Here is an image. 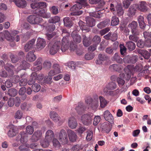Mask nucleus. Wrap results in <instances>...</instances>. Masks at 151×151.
<instances>
[{
    "mask_svg": "<svg viewBox=\"0 0 151 151\" xmlns=\"http://www.w3.org/2000/svg\"><path fill=\"white\" fill-rule=\"evenodd\" d=\"M22 116V113L20 111L18 110L16 112L15 118L17 119H20Z\"/></svg>",
    "mask_w": 151,
    "mask_h": 151,
    "instance_id": "obj_63",
    "label": "nucleus"
},
{
    "mask_svg": "<svg viewBox=\"0 0 151 151\" xmlns=\"http://www.w3.org/2000/svg\"><path fill=\"white\" fill-rule=\"evenodd\" d=\"M28 137V134L22 131L20 132L18 136L16 137V140L17 141H20L22 143H25L27 141Z\"/></svg>",
    "mask_w": 151,
    "mask_h": 151,
    "instance_id": "obj_6",
    "label": "nucleus"
},
{
    "mask_svg": "<svg viewBox=\"0 0 151 151\" xmlns=\"http://www.w3.org/2000/svg\"><path fill=\"white\" fill-rule=\"evenodd\" d=\"M124 76L123 73H121L119 75L120 78H117V82L119 86H122L125 83L124 81L122 79Z\"/></svg>",
    "mask_w": 151,
    "mask_h": 151,
    "instance_id": "obj_40",
    "label": "nucleus"
},
{
    "mask_svg": "<svg viewBox=\"0 0 151 151\" xmlns=\"http://www.w3.org/2000/svg\"><path fill=\"white\" fill-rule=\"evenodd\" d=\"M137 46L140 48H143L145 46V42H144L142 40H140L137 41Z\"/></svg>",
    "mask_w": 151,
    "mask_h": 151,
    "instance_id": "obj_56",
    "label": "nucleus"
},
{
    "mask_svg": "<svg viewBox=\"0 0 151 151\" xmlns=\"http://www.w3.org/2000/svg\"><path fill=\"white\" fill-rule=\"evenodd\" d=\"M51 141L49 139H46V138H45V139L42 141L40 142L41 145L44 147L46 148L49 145Z\"/></svg>",
    "mask_w": 151,
    "mask_h": 151,
    "instance_id": "obj_45",
    "label": "nucleus"
},
{
    "mask_svg": "<svg viewBox=\"0 0 151 151\" xmlns=\"http://www.w3.org/2000/svg\"><path fill=\"white\" fill-rule=\"evenodd\" d=\"M129 41L137 42L139 39V37L138 36L131 34L129 35Z\"/></svg>",
    "mask_w": 151,
    "mask_h": 151,
    "instance_id": "obj_51",
    "label": "nucleus"
},
{
    "mask_svg": "<svg viewBox=\"0 0 151 151\" xmlns=\"http://www.w3.org/2000/svg\"><path fill=\"white\" fill-rule=\"evenodd\" d=\"M100 103V106L101 108L105 107L107 104V101L102 96H100L99 97Z\"/></svg>",
    "mask_w": 151,
    "mask_h": 151,
    "instance_id": "obj_38",
    "label": "nucleus"
},
{
    "mask_svg": "<svg viewBox=\"0 0 151 151\" xmlns=\"http://www.w3.org/2000/svg\"><path fill=\"white\" fill-rule=\"evenodd\" d=\"M52 142L54 146L58 148L60 147V144L57 139L54 138Z\"/></svg>",
    "mask_w": 151,
    "mask_h": 151,
    "instance_id": "obj_64",
    "label": "nucleus"
},
{
    "mask_svg": "<svg viewBox=\"0 0 151 151\" xmlns=\"http://www.w3.org/2000/svg\"><path fill=\"white\" fill-rule=\"evenodd\" d=\"M68 124L71 128L73 129L76 127L78 125V123L74 117H71L68 119Z\"/></svg>",
    "mask_w": 151,
    "mask_h": 151,
    "instance_id": "obj_16",
    "label": "nucleus"
},
{
    "mask_svg": "<svg viewBox=\"0 0 151 151\" xmlns=\"http://www.w3.org/2000/svg\"><path fill=\"white\" fill-rule=\"evenodd\" d=\"M50 9L53 14H56L58 13V7L57 6H53L50 8Z\"/></svg>",
    "mask_w": 151,
    "mask_h": 151,
    "instance_id": "obj_57",
    "label": "nucleus"
},
{
    "mask_svg": "<svg viewBox=\"0 0 151 151\" xmlns=\"http://www.w3.org/2000/svg\"><path fill=\"white\" fill-rule=\"evenodd\" d=\"M79 26L82 31H84L86 32H88L89 29L88 27L87 26L85 23L82 21H80L78 23Z\"/></svg>",
    "mask_w": 151,
    "mask_h": 151,
    "instance_id": "obj_33",
    "label": "nucleus"
},
{
    "mask_svg": "<svg viewBox=\"0 0 151 151\" xmlns=\"http://www.w3.org/2000/svg\"><path fill=\"white\" fill-rule=\"evenodd\" d=\"M26 60L29 62H33L35 60L36 58V55L34 54L32 51L29 52L26 57Z\"/></svg>",
    "mask_w": 151,
    "mask_h": 151,
    "instance_id": "obj_25",
    "label": "nucleus"
},
{
    "mask_svg": "<svg viewBox=\"0 0 151 151\" xmlns=\"http://www.w3.org/2000/svg\"><path fill=\"white\" fill-rule=\"evenodd\" d=\"M71 36L73 38L74 42L77 43H79L81 41V36L76 34L75 32H73L71 33Z\"/></svg>",
    "mask_w": 151,
    "mask_h": 151,
    "instance_id": "obj_32",
    "label": "nucleus"
},
{
    "mask_svg": "<svg viewBox=\"0 0 151 151\" xmlns=\"http://www.w3.org/2000/svg\"><path fill=\"white\" fill-rule=\"evenodd\" d=\"M110 21L109 19H106L103 22H102L99 23L97 25V27L99 29H102L105 27L106 25L109 24Z\"/></svg>",
    "mask_w": 151,
    "mask_h": 151,
    "instance_id": "obj_29",
    "label": "nucleus"
},
{
    "mask_svg": "<svg viewBox=\"0 0 151 151\" xmlns=\"http://www.w3.org/2000/svg\"><path fill=\"white\" fill-rule=\"evenodd\" d=\"M5 68L6 70L8 71L11 76L14 75V71L18 72L15 70V68L13 65L9 63H7L6 64L5 66Z\"/></svg>",
    "mask_w": 151,
    "mask_h": 151,
    "instance_id": "obj_20",
    "label": "nucleus"
},
{
    "mask_svg": "<svg viewBox=\"0 0 151 151\" xmlns=\"http://www.w3.org/2000/svg\"><path fill=\"white\" fill-rule=\"evenodd\" d=\"M17 93V91L14 88H10L8 90V94L11 96H15Z\"/></svg>",
    "mask_w": 151,
    "mask_h": 151,
    "instance_id": "obj_47",
    "label": "nucleus"
},
{
    "mask_svg": "<svg viewBox=\"0 0 151 151\" xmlns=\"http://www.w3.org/2000/svg\"><path fill=\"white\" fill-rule=\"evenodd\" d=\"M115 12L117 16H120L123 14L124 11L121 5H117L115 6Z\"/></svg>",
    "mask_w": 151,
    "mask_h": 151,
    "instance_id": "obj_28",
    "label": "nucleus"
},
{
    "mask_svg": "<svg viewBox=\"0 0 151 151\" xmlns=\"http://www.w3.org/2000/svg\"><path fill=\"white\" fill-rule=\"evenodd\" d=\"M37 74L35 72H33L32 73L30 78L27 82L29 85H31L35 83V80L37 79Z\"/></svg>",
    "mask_w": 151,
    "mask_h": 151,
    "instance_id": "obj_30",
    "label": "nucleus"
},
{
    "mask_svg": "<svg viewBox=\"0 0 151 151\" xmlns=\"http://www.w3.org/2000/svg\"><path fill=\"white\" fill-rule=\"evenodd\" d=\"M67 132L69 140L71 142H76L77 138L76 133L70 129L68 130Z\"/></svg>",
    "mask_w": 151,
    "mask_h": 151,
    "instance_id": "obj_11",
    "label": "nucleus"
},
{
    "mask_svg": "<svg viewBox=\"0 0 151 151\" xmlns=\"http://www.w3.org/2000/svg\"><path fill=\"white\" fill-rule=\"evenodd\" d=\"M129 28H130L131 30L137 28L138 27L137 26V22L133 21L129 23L128 25Z\"/></svg>",
    "mask_w": 151,
    "mask_h": 151,
    "instance_id": "obj_46",
    "label": "nucleus"
},
{
    "mask_svg": "<svg viewBox=\"0 0 151 151\" xmlns=\"http://www.w3.org/2000/svg\"><path fill=\"white\" fill-rule=\"evenodd\" d=\"M94 57V55L93 53L89 52L86 54L85 55V59L87 60H91Z\"/></svg>",
    "mask_w": 151,
    "mask_h": 151,
    "instance_id": "obj_55",
    "label": "nucleus"
},
{
    "mask_svg": "<svg viewBox=\"0 0 151 151\" xmlns=\"http://www.w3.org/2000/svg\"><path fill=\"white\" fill-rule=\"evenodd\" d=\"M93 114V113L85 114L81 117V120L83 124L85 125H90L92 123Z\"/></svg>",
    "mask_w": 151,
    "mask_h": 151,
    "instance_id": "obj_2",
    "label": "nucleus"
},
{
    "mask_svg": "<svg viewBox=\"0 0 151 151\" xmlns=\"http://www.w3.org/2000/svg\"><path fill=\"white\" fill-rule=\"evenodd\" d=\"M109 68L111 71L120 72L121 70V65L119 64H112L109 66Z\"/></svg>",
    "mask_w": 151,
    "mask_h": 151,
    "instance_id": "obj_34",
    "label": "nucleus"
},
{
    "mask_svg": "<svg viewBox=\"0 0 151 151\" xmlns=\"http://www.w3.org/2000/svg\"><path fill=\"white\" fill-rule=\"evenodd\" d=\"M78 4L82 5L84 6H87L89 5L88 4L86 0H77L76 1Z\"/></svg>",
    "mask_w": 151,
    "mask_h": 151,
    "instance_id": "obj_54",
    "label": "nucleus"
},
{
    "mask_svg": "<svg viewBox=\"0 0 151 151\" xmlns=\"http://www.w3.org/2000/svg\"><path fill=\"white\" fill-rule=\"evenodd\" d=\"M138 52L146 59H148L150 56V53L145 50L139 49L137 50Z\"/></svg>",
    "mask_w": 151,
    "mask_h": 151,
    "instance_id": "obj_24",
    "label": "nucleus"
},
{
    "mask_svg": "<svg viewBox=\"0 0 151 151\" xmlns=\"http://www.w3.org/2000/svg\"><path fill=\"white\" fill-rule=\"evenodd\" d=\"M111 128L110 125L107 122H104L100 126V130L103 132L109 133L111 130Z\"/></svg>",
    "mask_w": 151,
    "mask_h": 151,
    "instance_id": "obj_13",
    "label": "nucleus"
},
{
    "mask_svg": "<svg viewBox=\"0 0 151 151\" xmlns=\"http://www.w3.org/2000/svg\"><path fill=\"white\" fill-rule=\"evenodd\" d=\"M83 45L86 47L88 46L90 44V39L87 38L85 35H83Z\"/></svg>",
    "mask_w": 151,
    "mask_h": 151,
    "instance_id": "obj_43",
    "label": "nucleus"
},
{
    "mask_svg": "<svg viewBox=\"0 0 151 151\" xmlns=\"http://www.w3.org/2000/svg\"><path fill=\"white\" fill-rule=\"evenodd\" d=\"M54 134L53 132L51 130H48L46 132L45 138L46 139H49L52 141V138L54 137Z\"/></svg>",
    "mask_w": 151,
    "mask_h": 151,
    "instance_id": "obj_31",
    "label": "nucleus"
},
{
    "mask_svg": "<svg viewBox=\"0 0 151 151\" xmlns=\"http://www.w3.org/2000/svg\"><path fill=\"white\" fill-rule=\"evenodd\" d=\"M86 101L88 105L89 108H91L93 110H96L99 106L98 100L95 99L93 100L91 98H88Z\"/></svg>",
    "mask_w": 151,
    "mask_h": 151,
    "instance_id": "obj_4",
    "label": "nucleus"
},
{
    "mask_svg": "<svg viewBox=\"0 0 151 151\" xmlns=\"http://www.w3.org/2000/svg\"><path fill=\"white\" fill-rule=\"evenodd\" d=\"M89 15L90 16L98 18H100L101 17L100 15L99 14V12H90Z\"/></svg>",
    "mask_w": 151,
    "mask_h": 151,
    "instance_id": "obj_60",
    "label": "nucleus"
},
{
    "mask_svg": "<svg viewBox=\"0 0 151 151\" xmlns=\"http://www.w3.org/2000/svg\"><path fill=\"white\" fill-rule=\"evenodd\" d=\"M59 137L61 142L65 141V139H66V135L65 130L63 129L61 130L59 133Z\"/></svg>",
    "mask_w": 151,
    "mask_h": 151,
    "instance_id": "obj_37",
    "label": "nucleus"
},
{
    "mask_svg": "<svg viewBox=\"0 0 151 151\" xmlns=\"http://www.w3.org/2000/svg\"><path fill=\"white\" fill-rule=\"evenodd\" d=\"M35 13L44 18H48L50 17V14L47 12L46 10L43 9H39L36 10Z\"/></svg>",
    "mask_w": 151,
    "mask_h": 151,
    "instance_id": "obj_7",
    "label": "nucleus"
},
{
    "mask_svg": "<svg viewBox=\"0 0 151 151\" xmlns=\"http://www.w3.org/2000/svg\"><path fill=\"white\" fill-rule=\"evenodd\" d=\"M137 9V4H134L131 6L128 10V15L129 17L134 16L135 14Z\"/></svg>",
    "mask_w": 151,
    "mask_h": 151,
    "instance_id": "obj_17",
    "label": "nucleus"
},
{
    "mask_svg": "<svg viewBox=\"0 0 151 151\" xmlns=\"http://www.w3.org/2000/svg\"><path fill=\"white\" fill-rule=\"evenodd\" d=\"M101 119L100 116H95L94 119L93 124L94 126H96L100 121Z\"/></svg>",
    "mask_w": 151,
    "mask_h": 151,
    "instance_id": "obj_62",
    "label": "nucleus"
},
{
    "mask_svg": "<svg viewBox=\"0 0 151 151\" xmlns=\"http://www.w3.org/2000/svg\"><path fill=\"white\" fill-rule=\"evenodd\" d=\"M127 47L130 51L134 50L136 47L135 44L132 41H129L126 42Z\"/></svg>",
    "mask_w": 151,
    "mask_h": 151,
    "instance_id": "obj_35",
    "label": "nucleus"
},
{
    "mask_svg": "<svg viewBox=\"0 0 151 151\" xmlns=\"http://www.w3.org/2000/svg\"><path fill=\"white\" fill-rule=\"evenodd\" d=\"M92 41L96 43L95 44L97 45L101 41V38L99 36L97 35H95L93 38Z\"/></svg>",
    "mask_w": 151,
    "mask_h": 151,
    "instance_id": "obj_59",
    "label": "nucleus"
},
{
    "mask_svg": "<svg viewBox=\"0 0 151 151\" xmlns=\"http://www.w3.org/2000/svg\"><path fill=\"white\" fill-rule=\"evenodd\" d=\"M42 135V132L37 130L34 132L30 138V139L32 142H36L41 138Z\"/></svg>",
    "mask_w": 151,
    "mask_h": 151,
    "instance_id": "obj_9",
    "label": "nucleus"
},
{
    "mask_svg": "<svg viewBox=\"0 0 151 151\" xmlns=\"http://www.w3.org/2000/svg\"><path fill=\"white\" fill-rule=\"evenodd\" d=\"M112 60L113 61H116L117 63H122V59L118 55V53H115L112 58Z\"/></svg>",
    "mask_w": 151,
    "mask_h": 151,
    "instance_id": "obj_39",
    "label": "nucleus"
},
{
    "mask_svg": "<svg viewBox=\"0 0 151 151\" xmlns=\"http://www.w3.org/2000/svg\"><path fill=\"white\" fill-rule=\"evenodd\" d=\"M81 6L80 4H76L73 6L70 9V11L73 12L79 10L81 8Z\"/></svg>",
    "mask_w": 151,
    "mask_h": 151,
    "instance_id": "obj_50",
    "label": "nucleus"
},
{
    "mask_svg": "<svg viewBox=\"0 0 151 151\" xmlns=\"http://www.w3.org/2000/svg\"><path fill=\"white\" fill-rule=\"evenodd\" d=\"M60 20V17L58 16H55L50 19L48 20V22L50 23H55L58 22Z\"/></svg>",
    "mask_w": 151,
    "mask_h": 151,
    "instance_id": "obj_49",
    "label": "nucleus"
},
{
    "mask_svg": "<svg viewBox=\"0 0 151 151\" xmlns=\"http://www.w3.org/2000/svg\"><path fill=\"white\" fill-rule=\"evenodd\" d=\"M119 22V18L116 16H113L111 19V25L116 26L118 25Z\"/></svg>",
    "mask_w": 151,
    "mask_h": 151,
    "instance_id": "obj_42",
    "label": "nucleus"
},
{
    "mask_svg": "<svg viewBox=\"0 0 151 151\" xmlns=\"http://www.w3.org/2000/svg\"><path fill=\"white\" fill-rule=\"evenodd\" d=\"M46 45V42L44 39L39 38L37 40L36 49L38 50H40L45 47Z\"/></svg>",
    "mask_w": 151,
    "mask_h": 151,
    "instance_id": "obj_8",
    "label": "nucleus"
},
{
    "mask_svg": "<svg viewBox=\"0 0 151 151\" xmlns=\"http://www.w3.org/2000/svg\"><path fill=\"white\" fill-rule=\"evenodd\" d=\"M35 40L32 39L28 42L25 45L24 48L26 52H28L34 47L35 46Z\"/></svg>",
    "mask_w": 151,
    "mask_h": 151,
    "instance_id": "obj_21",
    "label": "nucleus"
},
{
    "mask_svg": "<svg viewBox=\"0 0 151 151\" xmlns=\"http://www.w3.org/2000/svg\"><path fill=\"white\" fill-rule=\"evenodd\" d=\"M86 107L84 104L82 102L79 103L78 106L75 108V109L78 114H81L85 110Z\"/></svg>",
    "mask_w": 151,
    "mask_h": 151,
    "instance_id": "obj_12",
    "label": "nucleus"
},
{
    "mask_svg": "<svg viewBox=\"0 0 151 151\" xmlns=\"http://www.w3.org/2000/svg\"><path fill=\"white\" fill-rule=\"evenodd\" d=\"M137 5V9L141 12H146L147 10L146 2L144 1L141 2L139 4Z\"/></svg>",
    "mask_w": 151,
    "mask_h": 151,
    "instance_id": "obj_23",
    "label": "nucleus"
},
{
    "mask_svg": "<svg viewBox=\"0 0 151 151\" xmlns=\"http://www.w3.org/2000/svg\"><path fill=\"white\" fill-rule=\"evenodd\" d=\"M118 45V42H114L113 44V47H110L107 48L105 50L106 53L109 54H112L114 51H115L117 48Z\"/></svg>",
    "mask_w": 151,
    "mask_h": 151,
    "instance_id": "obj_19",
    "label": "nucleus"
},
{
    "mask_svg": "<svg viewBox=\"0 0 151 151\" xmlns=\"http://www.w3.org/2000/svg\"><path fill=\"white\" fill-rule=\"evenodd\" d=\"M104 116L105 119L109 122L111 124L114 123V119L112 115L108 110L104 111Z\"/></svg>",
    "mask_w": 151,
    "mask_h": 151,
    "instance_id": "obj_10",
    "label": "nucleus"
},
{
    "mask_svg": "<svg viewBox=\"0 0 151 151\" xmlns=\"http://www.w3.org/2000/svg\"><path fill=\"white\" fill-rule=\"evenodd\" d=\"M61 42L60 41H55L52 45H50L49 52L51 55L55 54L58 52L60 48Z\"/></svg>",
    "mask_w": 151,
    "mask_h": 151,
    "instance_id": "obj_3",
    "label": "nucleus"
},
{
    "mask_svg": "<svg viewBox=\"0 0 151 151\" xmlns=\"http://www.w3.org/2000/svg\"><path fill=\"white\" fill-rule=\"evenodd\" d=\"M65 30L63 31L62 36L63 38L62 40V45L61 50L62 52H65L66 50V36L65 35Z\"/></svg>",
    "mask_w": 151,
    "mask_h": 151,
    "instance_id": "obj_14",
    "label": "nucleus"
},
{
    "mask_svg": "<svg viewBox=\"0 0 151 151\" xmlns=\"http://www.w3.org/2000/svg\"><path fill=\"white\" fill-rule=\"evenodd\" d=\"M34 131V129L33 126L28 125L26 128V132L27 133L30 134H32Z\"/></svg>",
    "mask_w": 151,
    "mask_h": 151,
    "instance_id": "obj_53",
    "label": "nucleus"
},
{
    "mask_svg": "<svg viewBox=\"0 0 151 151\" xmlns=\"http://www.w3.org/2000/svg\"><path fill=\"white\" fill-rule=\"evenodd\" d=\"M52 67L53 70L58 74L61 72V70L59 64L57 63H55L53 65Z\"/></svg>",
    "mask_w": 151,
    "mask_h": 151,
    "instance_id": "obj_48",
    "label": "nucleus"
},
{
    "mask_svg": "<svg viewBox=\"0 0 151 151\" xmlns=\"http://www.w3.org/2000/svg\"><path fill=\"white\" fill-rule=\"evenodd\" d=\"M107 59V57L106 55L100 53L98 55V59L96 60V63L98 65L102 64Z\"/></svg>",
    "mask_w": 151,
    "mask_h": 151,
    "instance_id": "obj_15",
    "label": "nucleus"
},
{
    "mask_svg": "<svg viewBox=\"0 0 151 151\" xmlns=\"http://www.w3.org/2000/svg\"><path fill=\"white\" fill-rule=\"evenodd\" d=\"M62 98V96L60 95L55 97L52 100V101L56 103H59L61 100Z\"/></svg>",
    "mask_w": 151,
    "mask_h": 151,
    "instance_id": "obj_61",
    "label": "nucleus"
},
{
    "mask_svg": "<svg viewBox=\"0 0 151 151\" xmlns=\"http://www.w3.org/2000/svg\"><path fill=\"white\" fill-rule=\"evenodd\" d=\"M9 57L11 59L12 61L14 63L17 62L19 60V58L17 55H15L12 54H11Z\"/></svg>",
    "mask_w": 151,
    "mask_h": 151,
    "instance_id": "obj_52",
    "label": "nucleus"
},
{
    "mask_svg": "<svg viewBox=\"0 0 151 151\" xmlns=\"http://www.w3.org/2000/svg\"><path fill=\"white\" fill-rule=\"evenodd\" d=\"M51 118L55 122L62 123V121H61L60 118L58 116L57 113L55 111H52L50 113Z\"/></svg>",
    "mask_w": 151,
    "mask_h": 151,
    "instance_id": "obj_22",
    "label": "nucleus"
},
{
    "mask_svg": "<svg viewBox=\"0 0 151 151\" xmlns=\"http://www.w3.org/2000/svg\"><path fill=\"white\" fill-rule=\"evenodd\" d=\"M43 68L46 69H48L51 68L52 64L50 61H45L43 64Z\"/></svg>",
    "mask_w": 151,
    "mask_h": 151,
    "instance_id": "obj_58",
    "label": "nucleus"
},
{
    "mask_svg": "<svg viewBox=\"0 0 151 151\" xmlns=\"http://www.w3.org/2000/svg\"><path fill=\"white\" fill-rule=\"evenodd\" d=\"M17 133L16 128L14 126H12L8 132L9 137H12L15 136Z\"/></svg>",
    "mask_w": 151,
    "mask_h": 151,
    "instance_id": "obj_26",
    "label": "nucleus"
},
{
    "mask_svg": "<svg viewBox=\"0 0 151 151\" xmlns=\"http://www.w3.org/2000/svg\"><path fill=\"white\" fill-rule=\"evenodd\" d=\"M29 66V64L25 60H23L21 63L20 66L18 67V70L22 69H25Z\"/></svg>",
    "mask_w": 151,
    "mask_h": 151,
    "instance_id": "obj_36",
    "label": "nucleus"
},
{
    "mask_svg": "<svg viewBox=\"0 0 151 151\" xmlns=\"http://www.w3.org/2000/svg\"><path fill=\"white\" fill-rule=\"evenodd\" d=\"M32 89L34 92H37L40 90L41 86L39 84L35 83L32 85Z\"/></svg>",
    "mask_w": 151,
    "mask_h": 151,
    "instance_id": "obj_44",
    "label": "nucleus"
},
{
    "mask_svg": "<svg viewBox=\"0 0 151 151\" xmlns=\"http://www.w3.org/2000/svg\"><path fill=\"white\" fill-rule=\"evenodd\" d=\"M116 86V84L115 82H110L104 88L103 90L104 93L105 95L107 96H114L115 94L114 91H111V90L115 89Z\"/></svg>",
    "mask_w": 151,
    "mask_h": 151,
    "instance_id": "obj_1",
    "label": "nucleus"
},
{
    "mask_svg": "<svg viewBox=\"0 0 151 151\" xmlns=\"http://www.w3.org/2000/svg\"><path fill=\"white\" fill-rule=\"evenodd\" d=\"M138 60L137 56H130L127 55L123 58V61L125 63L134 64Z\"/></svg>",
    "mask_w": 151,
    "mask_h": 151,
    "instance_id": "obj_5",
    "label": "nucleus"
},
{
    "mask_svg": "<svg viewBox=\"0 0 151 151\" xmlns=\"http://www.w3.org/2000/svg\"><path fill=\"white\" fill-rule=\"evenodd\" d=\"M34 19H33V22L32 24H38L42 23L43 22V19L41 17L34 15Z\"/></svg>",
    "mask_w": 151,
    "mask_h": 151,
    "instance_id": "obj_41",
    "label": "nucleus"
},
{
    "mask_svg": "<svg viewBox=\"0 0 151 151\" xmlns=\"http://www.w3.org/2000/svg\"><path fill=\"white\" fill-rule=\"evenodd\" d=\"M13 1L19 8H23L27 5L26 1L24 0H13Z\"/></svg>",
    "mask_w": 151,
    "mask_h": 151,
    "instance_id": "obj_18",
    "label": "nucleus"
},
{
    "mask_svg": "<svg viewBox=\"0 0 151 151\" xmlns=\"http://www.w3.org/2000/svg\"><path fill=\"white\" fill-rule=\"evenodd\" d=\"M86 24L90 27H93L95 24L94 19L90 17H88L85 18Z\"/></svg>",
    "mask_w": 151,
    "mask_h": 151,
    "instance_id": "obj_27",
    "label": "nucleus"
}]
</instances>
